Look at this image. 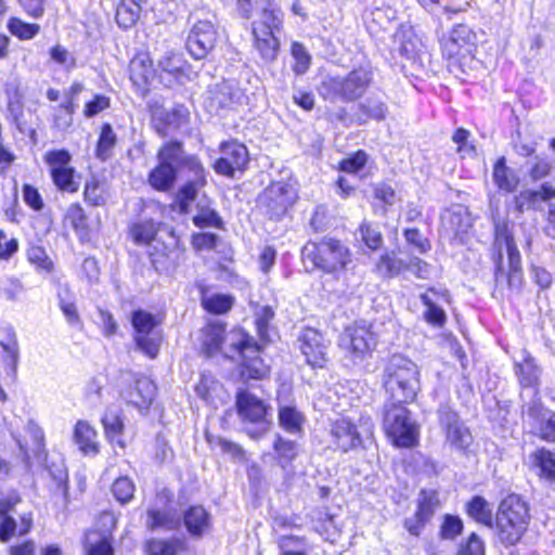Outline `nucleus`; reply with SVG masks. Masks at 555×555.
<instances>
[{"instance_id":"nucleus-28","label":"nucleus","mask_w":555,"mask_h":555,"mask_svg":"<svg viewBox=\"0 0 555 555\" xmlns=\"http://www.w3.org/2000/svg\"><path fill=\"white\" fill-rule=\"evenodd\" d=\"M443 298V294L435 292L433 289L426 292L421 296V299L426 307L425 319L427 322L441 326L446 321V313L439 307L440 299Z\"/></svg>"},{"instance_id":"nucleus-39","label":"nucleus","mask_w":555,"mask_h":555,"mask_svg":"<svg viewBox=\"0 0 555 555\" xmlns=\"http://www.w3.org/2000/svg\"><path fill=\"white\" fill-rule=\"evenodd\" d=\"M408 262L403 261L395 253L383 255L376 263V269L384 275L395 276L406 271Z\"/></svg>"},{"instance_id":"nucleus-1","label":"nucleus","mask_w":555,"mask_h":555,"mask_svg":"<svg viewBox=\"0 0 555 555\" xmlns=\"http://www.w3.org/2000/svg\"><path fill=\"white\" fill-rule=\"evenodd\" d=\"M203 350L207 356L222 350L229 358L241 359V375L245 379H260L268 373L259 357V346L242 330H233L225 334L222 323H209L203 330Z\"/></svg>"},{"instance_id":"nucleus-13","label":"nucleus","mask_w":555,"mask_h":555,"mask_svg":"<svg viewBox=\"0 0 555 555\" xmlns=\"http://www.w3.org/2000/svg\"><path fill=\"white\" fill-rule=\"evenodd\" d=\"M236 408L238 416L249 423H257L260 429L257 433H249L254 439H258L269 428L266 422L267 406L262 400L246 390L236 395Z\"/></svg>"},{"instance_id":"nucleus-48","label":"nucleus","mask_w":555,"mask_h":555,"mask_svg":"<svg viewBox=\"0 0 555 555\" xmlns=\"http://www.w3.org/2000/svg\"><path fill=\"white\" fill-rule=\"evenodd\" d=\"M85 201L92 206H102L105 204V189L99 180L92 177L86 182L83 190Z\"/></svg>"},{"instance_id":"nucleus-50","label":"nucleus","mask_w":555,"mask_h":555,"mask_svg":"<svg viewBox=\"0 0 555 555\" xmlns=\"http://www.w3.org/2000/svg\"><path fill=\"white\" fill-rule=\"evenodd\" d=\"M520 374V384L524 387L530 388L537 385L539 380L540 371L533 363V359L528 357L522 363L517 365Z\"/></svg>"},{"instance_id":"nucleus-35","label":"nucleus","mask_w":555,"mask_h":555,"mask_svg":"<svg viewBox=\"0 0 555 555\" xmlns=\"http://www.w3.org/2000/svg\"><path fill=\"white\" fill-rule=\"evenodd\" d=\"M116 142L117 137L112 126L109 124L103 125L95 150L96 157L102 160L109 158Z\"/></svg>"},{"instance_id":"nucleus-5","label":"nucleus","mask_w":555,"mask_h":555,"mask_svg":"<svg viewBox=\"0 0 555 555\" xmlns=\"http://www.w3.org/2000/svg\"><path fill=\"white\" fill-rule=\"evenodd\" d=\"M372 79V70L360 66L351 70L344 78L331 75L325 76L319 87V93L323 99L330 101L338 99L353 101L365 92Z\"/></svg>"},{"instance_id":"nucleus-37","label":"nucleus","mask_w":555,"mask_h":555,"mask_svg":"<svg viewBox=\"0 0 555 555\" xmlns=\"http://www.w3.org/2000/svg\"><path fill=\"white\" fill-rule=\"evenodd\" d=\"M43 159L50 167L51 177L72 168V156L66 150L49 151Z\"/></svg>"},{"instance_id":"nucleus-10","label":"nucleus","mask_w":555,"mask_h":555,"mask_svg":"<svg viewBox=\"0 0 555 555\" xmlns=\"http://www.w3.org/2000/svg\"><path fill=\"white\" fill-rule=\"evenodd\" d=\"M121 397L138 409H147L154 400L156 386L149 377L131 372L120 376Z\"/></svg>"},{"instance_id":"nucleus-12","label":"nucleus","mask_w":555,"mask_h":555,"mask_svg":"<svg viewBox=\"0 0 555 555\" xmlns=\"http://www.w3.org/2000/svg\"><path fill=\"white\" fill-rule=\"evenodd\" d=\"M438 414L447 442L456 450L466 451L473 442V437L459 415L449 406H441Z\"/></svg>"},{"instance_id":"nucleus-42","label":"nucleus","mask_w":555,"mask_h":555,"mask_svg":"<svg viewBox=\"0 0 555 555\" xmlns=\"http://www.w3.org/2000/svg\"><path fill=\"white\" fill-rule=\"evenodd\" d=\"M280 425L291 434H297L301 430L304 422L302 415L294 408L284 406L279 413Z\"/></svg>"},{"instance_id":"nucleus-60","label":"nucleus","mask_w":555,"mask_h":555,"mask_svg":"<svg viewBox=\"0 0 555 555\" xmlns=\"http://www.w3.org/2000/svg\"><path fill=\"white\" fill-rule=\"evenodd\" d=\"M50 57L53 62L62 65L65 69H72L76 65L73 52L61 44H56L50 49Z\"/></svg>"},{"instance_id":"nucleus-24","label":"nucleus","mask_w":555,"mask_h":555,"mask_svg":"<svg viewBox=\"0 0 555 555\" xmlns=\"http://www.w3.org/2000/svg\"><path fill=\"white\" fill-rule=\"evenodd\" d=\"M492 179L498 189L507 193L516 191L520 182L516 172L506 166L505 157H500L495 162Z\"/></svg>"},{"instance_id":"nucleus-44","label":"nucleus","mask_w":555,"mask_h":555,"mask_svg":"<svg viewBox=\"0 0 555 555\" xmlns=\"http://www.w3.org/2000/svg\"><path fill=\"white\" fill-rule=\"evenodd\" d=\"M199 186L202 185L197 181H190L178 191L176 202L181 214L190 212L191 203L196 199Z\"/></svg>"},{"instance_id":"nucleus-62","label":"nucleus","mask_w":555,"mask_h":555,"mask_svg":"<svg viewBox=\"0 0 555 555\" xmlns=\"http://www.w3.org/2000/svg\"><path fill=\"white\" fill-rule=\"evenodd\" d=\"M361 240L371 249H377L383 243V236L377 228L363 223L360 228Z\"/></svg>"},{"instance_id":"nucleus-3","label":"nucleus","mask_w":555,"mask_h":555,"mask_svg":"<svg viewBox=\"0 0 555 555\" xmlns=\"http://www.w3.org/2000/svg\"><path fill=\"white\" fill-rule=\"evenodd\" d=\"M420 372L414 362L393 354L385 370L383 384L391 403L403 405L412 402L420 390Z\"/></svg>"},{"instance_id":"nucleus-6","label":"nucleus","mask_w":555,"mask_h":555,"mask_svg":"<svg viewBox=\"0 0 555 555\" xmlns=\"http://www.w3.org/2000/svg\"><path fill=\"white\" fill-rule=\"evenodd\" d=\"M377 335L372 324L365 321L354 322L339 335L338 347L344 359L350 364L362 363L376 349Z\"/></svg>"},{"instance_id":"nucleus-15","label":"nucleus","mask_w":555,"mask_h":555,"mask_svg":"<svg viewBox=\"0 0 555 555\" xmlns=\"http://www.w3.org/2000/svg\"><path fill=\"white\" fill-rule=\"evenodd\" d=\"M221 157L216 160L215 170L224 176H233L236 170H243L248 162V152L245 145L232 141L221 144Z\"/></svg>"},{"instance_id":"nucleus-22","label":"nucleus","mask_w":555,"mask_h":555,"mask_svg":"<svg viewBox=\"0 0 555 555\" xmlns=\"http://www.w3.org/2000/svg\"><path fill=\"white\" fill-rule=\"evenodd\" d=\"M193 223L198 228H222V219L211 206V201L203 195L197 199Z\"/></svg>"},{"instance_id":"nucleus-23","label":"nucleus","mask_w":555,"mask_h":555,"mask_svg":"<svg viewBox=\"0 0 555 555\" xmlns=\"http://www.w3.org/2000/svg\"><path fill=\"white\" fill-rule=\"evenodd\" d=\"M526 414L535 424H539L541 437L547 441L555 440V413L544 411L540 403L528 406Z\"/></svg>"},{"instance_id":"nucleus-7","label":"nucleus","mask_w":555,"mask_h":555,"mask_svg":"<svg viewBox=\"0 0 555 555\" xmlns=\"http://www.w3.org/2000/svg\"><path fill=\"white\" fill-rule=\"evenodd\" d=\"M384 429L392 443L399 448H411L416 444L418 427L410 417L404 405L390 403L385 408Z\"/></svg>"},{"instance_id":"nucleus-54","label":"nucleus","mask_w":555,"mask_h":555,"mask_svg":"<svg viewBox=\"0 0 555 555\" xmlns=\"http://www.w3.org/2000/svg\"><path fill=\"white\" fill-rule=\"evenodd\" d=\"M52 180L55 186L64 192L75 193L79 189V182L75 180V169L73 167L52 176Z\"/></svg>"},{"instance_id":"nucleus-57","label":"nucleus","mask_w":555,"mask_h":555,"mask_svg":"<svg viewBox=\"0 0 555 555\" xmlns=\"http://www.w3.org/2000/svg\"><path fill=\"white\" fill-rule=\"evenodd\" d=\"M178 170H188L189 173L193 175L192 181H197L198 184L205 185V169L201 162L194 156H186L182 160V165L178 167Z\"/></svg>"},{"instance_id":"nucleus-26","label":"nucleus","mask_w":555,"mask_h":555,"mask_svg":"<svg viewBox=\"0 0 555 555\" xmlns=\"http://www.w3.org/2000/svg\"><path fill=\"white\" fill-rule=\"evenodd\" d=\"M75 442L85 454H96L99 452L96 431L86 421H79L74 431Z\"/></svg>"},{"instance_id":"nucleus-49","label":"nucleus","mask_w":555,"mask_h":555,"mask_svg":"<svg viewBox=\"0 0 555 555\" xmlns=\"http://www.w3.org/2000/svg\"><path fill=\"white\" fill-rule=\"evenodd\" d=\"M207 442L212 449H219L222 453L228 454L233 459H241L243 456V450L237 444L225 438L212 435H206Z\"/></svg>"},{"instance_id":"nucleus-18","label":"nucleus","mask_w":555,"mask_h":555,"mask_svg":"<svg viewBox=\"0 0 555 555\" xmlns=\"http://www.w3.org/2000/svg\"><path fill=\"white\" fill-rule=\"evenodd\" d=\"M158 69L160 70V78L169 83H184L185 80L190 79L191 66L181 54L172 51L166 52L158 60Z\"/></svg>"},{"instance_id":"nucleus-59","label":"nucleus","mask_w":555,"mask_h":555,"mask_svg":"<svg viewBox=\"0 0 555 555\" xmlns=\"http://www.w3.org/2000/svg\"><path fill=\"white\" fill-rule=\"evenodd\" d=\"M74 113V103L67 100L59 106L54 116V126L60 130H66L72 126Z\"/></svg>"},{"instance_id":"nucleus-40","label":"nucleus","mask_w":555,"mask_h":555,"mask_svg":"<svg viewBox=\"0 0 555 555\" xmlns=\"http://www.w3.org/2000/svg\"><path fill=\"white\" fill-rule=\"evenodd\" d=\"M102 423L105 429V434L108 439L118 444L121 449L125 448L124 441L120 439V436L124 430V423L119 415L114 413H107L102 418Z\"/></svg>"},{"instance_id":"nucleus-16","label":"nucleus","mask_w":555,"mask_h":555,"mask_svg":"<svg viewBox=\"0 0 555 555\" xmlns=\"http://www.w3.org/2000/svg\"><path fill=\"white\" fill-rule=\"evenodd\" d=\"M361 444V435L357 426L348 418H339L331 424L330 447L348 452Z\"/></svg>"},{"instance_id":"nucleus-63","label":"nucleus","mask_w":555,"mask_h":555,"mask_svg":"<svg viewBox=\"0 0 555 555\" xmlns=\"http://www.w3.org/2000/svg\"><path fill=\"white\" fill-rule=\"evenodd\" d=\"M404 237L408 244L420 254H425L430 249L429 241L417 229H406Z\"/></svg>"},{"instance_id":"nucleus-14","label":"nucleus","mask_w":555,"mask_h":555,"mask_svg":"<svg viewBox=\"0 0 555 555\" xmlns=\"http://www.w3.org/2000/svg\"><path fill=\"white\" fill-rule=\"evenodd\" d=\"M254 10H260L253 22L251 35H275L283 29V13L274 0H254Z\"/></svg>"},{"instance_id":"nucleus-58","label":"nucleus","mask_w":555,"mask_h":555,"mask_svg":"<svg viewBox=\"0 0 555 555\" xmlns=\"http://www.w3.org/2000/svg\"><path fill=\"white\" fill-rule=\"evenodd\" d=\"M374 198L380 202L384 205V212L387 207H390L396 204L399 199L396 191L392 186L386 183H377L373 188Z\"/></svg>"},{"instance_id":"nucleus-9","label":"nucleus","mask_w":555,"mask_h":555,"mask_svg":"<svg viewBox=\"0 0 555 555\" xmlns=\"http://www.w3.org/2000/svg\"><path fill=\"white\" fill-rule=\"evenodd\" d=\"M131 322L135 332L134 340L137 347L150 358H156L162 336L156 331L157 322L155 317L147 311L138 310L132 313Z\"/></svg>"},{"instance_id":"nucleus-17","label":"nucleus","mask_w":555,"mask_h":555,"mask_svg":"<svg viewBox=\"0 0 555 555\" xmlns=\"http://www.w3.org/2000/svg\"><path fill=\"white\" fill-rule=\"evenodd\" d=\"M101 521L114 527V516L106 513L101 516ZM83 550L87 555H114L112 546V528L104 530L92 529L86 532Z\"/></svg>"},{"instance_id":"nucleus-20","label":"nucleus","mask_w":555,"mask_h":555,"mask_svg":"<svg viewBox=\"0 0 555 555\" xmlns=\"http://www.w3.org/2000/svg\"><path fill=\"white\" fill-rule=\"evenodd\" d=\"M183 526L193 539H202L212 528L211 515L201 505L190 506L183 513Z\"/></svg>"},{"instance_id":"nucleus-32","label":"nucleus","mask_w":555,"mask_h":555,"mask_svg":"<svg viewBox=\"0 0 555 555\" xmlns=\"http://www.w3.org/2000/svg\"><path fill=\"white\" fill-rule=\"evenodd\" d=\"M26 257L39 273H51L54 269V263L48 256L46 249L41 246L31 245L26 250Z\"/></svg>"},{"instance_id":"nucleus-25","label":"nucleus","mask_w":555,"mask_h":555,"mask_svg":"<svg viewBox=\"0 0 555 555\" xmlns=\"http://www.w3.org/2000/svg\"><path fill=\"white\" fill-rule=\"evenodd\" d=\"M143 0H121L116 9V22L118 26L127 30L138 22L142 10Z\"/></svg>"},{"instance_id":"nucleus-11","label":"nucleus","mask_w":555,"mask_h":555,"mask_svg":"<svg viewBox=\"0 0 555 555\" xmlns=\"http://www.w3.org/2000/svg\"><path fill=\"white\" fill-rule=\"evenodd\" d=\"M298 343L308 365L313 369H322L326 365L330 344L321 332L307 327L300 333Z\"/></svg>"},{"instance_id":"nucleus-46","label":"nucleus","mask_w":555,"mask_h":555,"mask_svg":"<svg viewBox=\"0 0 555 555\" xmlns=\"http://www.w3.org/2000/svg\"><path fill=\"white\" fill-rule=\"evenodd\" d=\"M130 233L137 244H150L156 236L157 227L152 220H144L133 224Z\"/></svg>"},{"instance_id":"nucleus-56","label":"nucleus","mask_w":555,"mask_h":555,"mask_svg":"<svg viewBox=\"0 0 555 555\" xmlns=\"http://www.w3.org/2000/svg\"><path fill=\"white\" fill-rule=\"evenodd\" d=\"M273 317L274 312L270 306L258 307V309L255 312V323L258 330V334L262 339L268 338V328Z\"/></svg>"},{"instance_id":"nucleus-52","label":"nucleus","mask_w":555,"mask_h":555,"mask_svg":"<svg viewBox=\"0 0 555 555\" xmlns=\"http://www.w3.org/2000/svg\"><path fill=\"white\" fill-rule=\"evenodd\" d=\"M274 450L278 454L279 463L282 467L288 465L297 455L296 443L284 440L281 437L274 442Z\"/></svg>"},{"instance_id":"nucleus-21","label":"nucleus","mask_w":555,"mask_h":555,"mask_svg":"<svg viewBox=\"0 0 555 555\" xmlns=\"http://www.w3.org/2000/svg\"><path fill=\"white\" fill-rule=\"evenodd\" d=\"M181 525V516L172 508L151 507L146 512V527L150 530L172 531Z\"/></svg>"},{"instance_id":"nucleus-33","label":"nucleus","mask_w":555,"mask_h":555,"mask_svg":"<svg viewBox=\"0 0 555 555\" xmlns=\"http://www.w3.org/2000/svg\"><path fill=\"white\" fill-rule=\"evenodd\" d=\"M222 390V386L209 373H203L195 386V391L204 401L215 404V397Z\"/></svg>"},{"instance_id":"nucleus-53","label":"nucleus","mask_w":555,"mask_h":555,"mask_svg":"<svg viewBox=\"0 0 555 555\" xmlns=\"http://www.w3.org/2000/svg\"><path fill=\"white\" fill-rule=\"evenodd\" d=\"M134 483L128 477H120L115 480L112 487V491L116 500L120 503H127L133 498Z\"/></svg>"},{"instance_id":"nucleus-36","label":"nucleus","mask_w":555,"mask_h":555,"mask_svg":"<svg viewBox=\"0 0 555 555\" xmlns=\"http://www.w3.org/2000/svg\"><path fill=\"white\" fill-rule=\"evenodd\" d=\"M16 502L17 500L13 502L10 500L0 501V541L2 542H7L15 534L16 522L12 517L8 516V512Z\"/></svg>"},{"instance_id":"nucleus-31","label":"nucleus","mask_w":555,"mask_h":555,"mask_svg":"<svg viewBox=\"0 0 555 555\" xmlns=\"http://www.w3.org/2000/svg\"><path fill=\"white\" fill-rule=\"evenodd\" d=\"M469 517L479 524L492 527V508L482 496H474L466 505Z\"/></svg>"},{"instance_id":"nucleus-51","label":"nucleus","mask_w":555,"mask_h":555,"mask_svg":"<svg viewBox=\"0 0 555 555\" xmlns=\"http://www.w3.org/2000/svg\"><path fill=\"white\" fill-rule=\"evenodd\" d=\"M448 223L450 227V231L453 233L455 237H459L461 241L464 240L465 235L468 234L469 229L472 228L469 217L461 212H452L448 218Z\"/></svg>"},{"instance_id":"nucleus-61","label":"nucleus","mask_w":555,"mask_h":555,"mask_svg":"<svg viewBox=\"0 0 555 555\" xmlns=\"http://www.w3.org/2000/svg\"><path fill=\"white\" fill-rule=\"evenodd\" d=\"M255 46L262 57L267 60L275 59L279 50V41L276 37H256Z\"/></svg>"},{"instance_id":"nucleus-55","label":"nucleus","mask_w":555,"mask_h":555,"mask_svg":"<svg viewBox=\"0 0 555 555\" xmlns=\"http://www.w3.org/2000/svg\"><path fill=\"white\" fill-rule=\"evenodd\" d=\"M24 292L22 282L16 278L0 280V297L3 295L8 300L15 301Z\"/></svg>"},{"instance_id":"nucleus-19","label":"nucleus","mask_w":555,"mask_h":555,"mask_svg":"<svg viewBox=\"0 0 555 555\" xmlns=\"http://www.w3.org/2000/svg\"><path fill=\"white\" fill-rule=\"evenodd\" d=\"M294 197V191L289 185L278 182L264 190L260 201L268 207L272 216L278 217L285 214L293 204Z\"/></svg>"},{"instance_id":"nucleus-38","label":"nucleus","mask_w":555,"mask_h":555,"mask_svg":"<svg viewBox=\"0 0 555 555\" xmlns=\"http://www.w3.org/2000/svg\"><path fill=\"white\" fill-rule=\"evenodd\" d=\"M533 465L539 469V475L547 480L555 478V455L544 449L533 454Z\"/></svg>"},{"instance_id":"nucleus-2","label":"nucleus","mask_w":555,"mask_h":555,"mask_svg":"<svg viewBox=\"0 0 555 555\" xmlns=\"http://www.w3.org/2000/svg\"><path fill=\"white\" fill-rule=\"evenodd\" d=\"M494 224V251L495 282L507 280L512 291L519 292L522 285L521 258L514 237L508 231V221L492 214Z\"/></svg>"},{"instance_id":"nucleus-43","label":"nucleus","mask_w":555,"mask_h":555,"mask_svg":"<svg viewBox=\"0 0 555 555\" xmlns=\"http://www.w3.org/2000/svg\"><path fill=\"white\" fill-rule=\"evenodd\" d=\"M214 46L212 37H188L185 42L189 53L196 60L206 57Z\"/></svg>"},{"instance_id":"nucleus-47","label":"nucleus","mask_w":555,"mask_h":555,"mask_svg":"<svg viewBox=\"0 0 555 555\" xmlns=\"http://www.w3.org/2000/svg\"><path fill=\"white\" fill-rule=\"evenodd\" d=\"M202 305L207 311L221 314L231 309L233 299L227 295L215 294L211 296H204L202 298Z\"/></svg>"},{"instance_id":"nucleus-34","label":"nucleus","mask_w":555,"mask_h":555,"mask_svg":"<svg viewBox=\"0 0 555 555\" xmlns=\"http://www.w3.org/2000/svg\"><path fill=\"white\" fill-rule=\"evenodd\" d=\"M439 504L438 493L434 490H423L418 496V508L415 516L421 521H427Z\"/></svg>"},{"instance_id":"nucleus-41","label":"nucleus","mask_w":555,"mask_h":555,"mask_svg":"<svg viewBox=\"0 0 555 555\" xmlns=\"http://www.w3.org/2000/svg\"><path fill=\"white\" fill-rule=\"evenodd\" d=\"M182 145L179 142H170L164 145L158 152L159 163L166 164L178 169L182 165L183 158Z\"/></svg>"},{"instance_id":"nucleus-8","label":"nucleus","mask_w":555,"mask_h":555,"mask_svg":"<svg viewBox=\"0 0 555 555\" xmlns=\"http://www.w3.org/2000/svg\"><path fill=\"white\" fill-rule=\"evenodd\" d=\"M307 257H311L314 266L325 272L344 270L351 261L349 249L337 240L325 238L312 245L310 250L305 248Z\"/></svg>"},{"instance_id":"nucleus-29","label":"nucleus","mask_w":555,"mask_h":555,"mask_svg":"<svg viewBox=\"0 0 555 555\" xmlns=\"http://www.w3.org/2000/svg\"><path fill=\"white\" fill-rule=\"evenodd\" d=\"M153 76L152 61L149 55L141 54L132 59L130 63V79L142 88L145 87Z\"/></svg>"},{"instance_id":"nucleus-4","label":"nucleus","mask_w":555,"mask_h":555,"mask_svg":"<svg viewBox=\"0 0 555 555\" xmlns=\"http://www.w3.org/2000/svg\"><path fill=\"white\" fill-rule=\"evenodd\" d=\"M530 522L528 504L518 495H507L496 513L498 538L505 546L517 544L527 531Z\"/></svg>"},{"instance_id":"nucleus-30","label":"nucleus","mask_w":555,"mask_h":555,"mask_svg":"<svg viewBox=\"0 0 555 555\" xmlns=\"http://www.w3.org/2000/svg\"><path fill=\"white\" fill-rule=\"evenodd\" d=\"M177 171L178 169L175 167L159 163V165L151 171L149 182L158 191L169 190L175 183Z\"/></svg>"},{"instance_id":"nucleus-45","label":"nucleus","mask_w":555,"mask_h":555,"mask_svg":"<svg viewBox=\"0 0 555 555\" xmlns=\"http://www.w3.org/2000/svg\"><path fill=\"white\" fill-rule=\"evenodd\" d=\"M233 88L230 83L223 82L216 87V89L211 92V96L209 98V107L211 109H218L222 107H228L233 103Z\"/></svg>"},{"instance_id":"nucleus-64","label":"nucleus","mask_w":555,"mask_h":555,"mask_svg":"<svg viewBox=\"0 0 555 555\" xmlns=\"http://www.w3.org/2000/svg\"><path fill=\"white\" fill-rule=\"evenodd\" d=\"M540 201L537 190H524L514 197L515 207L519 212L530 207L535 208Z\"/></svg>"},{"instance_id":"nucleus-27","label":"nucleus","mask_w":555,"mask_h":555,"mask_svg":"<svg viewBox=\"0 0 555 555\" xmlns=\"http://www.w3.org/2000/svg\"><path fill=\"white\" fill-rule=\"evenodd\" d=\"M186 551L184 538L152 539L147 542L150 555H178Z\"/></svg>"}]
</instances>
